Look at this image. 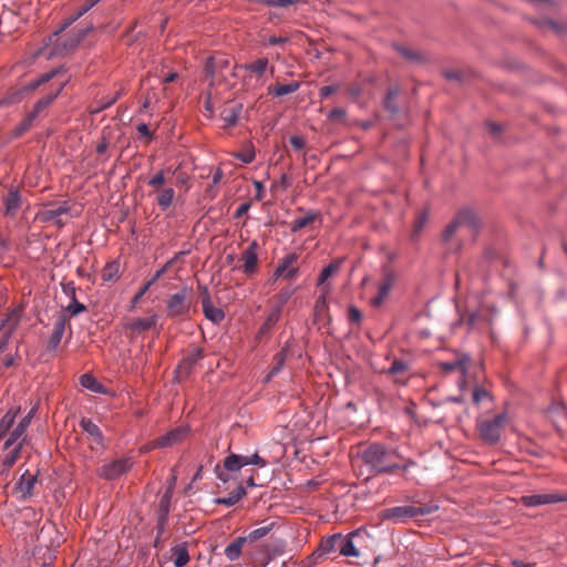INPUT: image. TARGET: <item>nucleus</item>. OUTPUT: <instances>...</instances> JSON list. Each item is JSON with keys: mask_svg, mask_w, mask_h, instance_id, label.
<instances>
[{"mask_svg": "<svg viewBox=\"0 0 567 567\" xmlns=\"http://www.w3.org/2000/svg\"><path fill=\"white\" fill-rule=\"evenodd\" d=\"M166 183V178L163 171L157 172L154 174L147 182L148 186H152L154 188H158L162 185Z\"/></svg>", "mask_w": 567, "mask_h": 567, "instance_id": "nucleus-52", "label": "nucleus"}, {"mask_svg": "<svg viewBox=\"0 0 567 567\" xmlns=\"http://www.w3.org/2000/svg\"><path fill=\"white\" fill-rule=\"evenodd\" d=\"M65 86V82L61 83L55 90L50 91L44 96L39 99L37 103L34 104L31 112L39 117L43 111H45L49 105L61 94L62 90Z\"/></svg>", "mask_w": 567, "mask_h": 567, "instance_id": "nucleus-19", "label": "nucleus"}, {"mask_svg": "<svg viewBox=\"0 0 567 567\" xmlns=\"http://www.w3.org/2000/svg\"><path fill=\"white\" fill-rule=\"evenodd\" d=\"M65 326V316H59L53 323V330L48 342V348L50 350H55L59 347L64 334Z\"/></svg>", "mask_w": 567, "mask_h": 567, "instance_id": "nucleus-22", "label": "nucleus"}, {"mask_svg": "<svg viewBox=\"0 0 567 567\" xmlns=\"http://www.w3.org/2000/svg\"><path fill=\"white\" fill-rule=\"evenodd\" d=\"M259 245L256 240H252L249 246L243 251L241 260L244 261L243 271L247 276H251L257 270L258 255L257 250Z\"/></svg>", "mask_w": 567, "mask_h": 567, "instance_id": "nucleus-15", "label": "nucleus"}, {"mask_svg": "<svg viewBox=\"0 0 567 567\" xmlns=\"http://www.w3.org/2000/svg\"><path fill=\"white\" fill-rule=\"evenodd\" d=\"M361 535L360 530H355L348 535L333 534L322 538L318 548L308 557L309 564L316 565L322 557L334 551H339L344 557H359L360 551L354 540Z\"/></svg>", "mask_w": 567, "mask_h": 567, "instance_id": "nucleus-1", "label": "nucleus"}, {"mask_svg": "<svg viewBox=\"0 0 567 567\" xmlns=\"http://www.w3.org/2000/svg\"><path fill=\"white\" fill-rule=\"evenodd\" d=\"M320 217V214L313 210H308L302 217L296 218L291 225L290 230L291 233H297L301 230L302 228L307 227L315 220H317Z\"/></svg>", "mask_w": 567, "mask_h": 567, "instance_id": "nucleus-28", "label": "nucleus"}, {"mask_svg": "<svg viewBox=\"0 0 567 567\" xmlns=\"http://www.w3.org/2000/svg\"><path fill=\"white\" fill-rule=\"evenodd\" d=\"M489 396V393L481 388V386H475L474 390H473V402L475 404H480L483 400L487 399Z\"/></svg>", "mask_w": 567, "mask_h": 567, "instance_id": "nucleus-54", "label": "nucleus"}, {"mask_svg": "<svg viewBox=\"0 0 567 567\" xmlns=\"http://www.w3.org/2000/svg\"><path fill=\"white\" fill-rule=\"evenodd\" d=\"M329 292V287L326 286L322 288V293L317 298L313 309V317L316 322H329L331 320L328 310V301L327 295Z\"/></svg>", "mask_w": 567, "mask_h": 567, "instance_id": "nucleus-17", "label": "nucleus"}, {"mask_svg": "<svg viewBox=\"0 0 567 567\" xmlns=\"http://www.w3.org/2000/svg\"><path fill=\"white\" fill-rule=\"evenodd\" d=\"M439 509L436 504L421 506L401 505L385 508L381 512V518L393 524H404L410 519L435 513Z\"/></svg>", "mask_w": 567, "mask_h": 567, "instance_id": "nucleus-2", "label": "nucleus"}, {"mask_svg": "<svg viewBox=\"0 0 567 567\" xmlns=\"http://www.w3.org/2000/svg\"><path fill=\"white\" fill-rule=\"evenodd\" d=\"M62 71H63V66L48 71V72L41 74L40 76H38L37 79L30 81L25 85V89L33 91V90L38 89L39 86H41L42 84H45L47 82L51 81L54 76L60 74Z\"/></svg>", "mask_w": 567, "mask_h": 567, "instance_id": "nucleus-33", "label": "nucleus"}, {"mask_svg": "<svg viewBox=\"0 0 567 567\" xmlns=\"http://www.w3.org/2000/svg\"><path fill=\"white\" fill-rule=\"evenodd\" d=\"M282 310L271 306L265 319L267 327H275L281 317Z\"/></svg>", "mask_w": 567, "mask_h": 567, "instance_id": "nucleus-49", "label": "nucleus"}, {"mask_svg": "<svg viewBox=\"0 0 567 567\" xmlns=\"http://www.w3.org/2000/svg\"><path fill=\"white\" fill-rule=\"evenodd\" d=\"M249 465H257L260 467L266 466L267 462L260 457L257 453L248 456Z\"/></svg>", "mask_w": 567, "mask_h": 567, "instance_id": "nucleus-60", "label": "nucleus"}, {"mask_svg": "<svg viewBox=\"0 0 567 567\" xmlns=\"http://www.w3.org/2000/svg\"><path fill=\"white\" fill-rule=\"evenodd\" d=\"M463 226L472 230L477 228V216L473 209L463 208L456 214L455 218L445 227L442 234L443 241H450L456 230Z\"/></svg>", "mask_w": 567, "mask_h": 567, "instance_id": "nucleus-7", "label": "nucleus"}, {"mask_svg": "<svg viewBox=\"0 0 567 567\" xmlns=\"http://www.w3.org/2000/svg\"><path fill=\"white\" fill-rule=\"evenodd\" d=\"M133 466V460L128 456L105 462L99 470V477L105 481H114L127 473Z\"/></svg>", "mask_w": 567, "mask_h": 567, "instance_id": "nucleus-8", "label": "nucleus"}, {"mask_svg": "<svg viewBox=\"0 0 567 567\" xmlns=\"http://www.w3.org/2000/svg\"><path fill=\"white\" fill-rule=\"evenodd\" d=\"M408 370V363L403 360H394L390 368L388 369V373L398 374Z\"/></svg>", "mask_w": 567, "mask_h": 567, "instance_id": "nucleus-53", "label": "nucleus"}, {"mask_svg": "<svg viewBox=\"0 0 567 567\" xmlns=\"http://www.w3.org/2000/svg\"><path fill=\"white\" fill-rule=\"evenodd\" d=\"M506 422V413H499L493 419L478 421L477 429L481 437L489 444H496L501 440L502 431Z\"/></svg>", "mask_w": 567, "mask_h": 567, "instance_id": "nucleus-6", "label": "nucleus"}, {"mask_svg": "<svg viewBox=\"0 0 567 567\" xmlns=\"http://www.w3.org/2000/svg\"><path fill=\"white\" fill-rule=\"evenodd\" d=\"M295 293V289L284 288L281 289L274 299V303L271 306L278 307V309L284 310L285 306L289 301V299Z\"/></svg>", "mask_w": 567, "mask_h": 567, "instance_id": "nucleus-40", "label": "nucleus"}, {"mask_svg": "<svg viewBox=\"0 0 567 567\" xmlns=\"http://www.w3.org/2000/svg\"><path fill=\"white\" fill-rule=\"evenodd\" d=\"M175 198V190L173 187L162 188L157 196L156 202L162 210H166L171 207Z\"/></svg>", "mask_w": 567, "mask_h": 567, "instance_id": "nucleus-36", "label": "nucleus"}, {"mask_svg": "<svg viewBox=\"0 0 567 567\" xmlns=\"http://www.w3.org/2000/svg\"><path fill=\"white\" fill-rule=\"evenodd\" d=\"M38 117L30 111L25 117L17 125L13 131L16 137L21 136L25 133L34 123Z\"/></svg>", "mask_w": 567, "mask_h": 567, "instance_id": "nucleus-42", "label": "nucleus"}, {"mask_svg": "<svg viewBox=\"0 0 567 567\" xmlns=\"http://www.w3.org/2000/svg\"><path fill=\"white\" fill-rule=\"evenodd\" d=\"M62 291L70 299H74L76 297L75 285L72 281L61 284Z\"/></svg>", "mask_w": 567, "mask_h": 567, "instance_id": "nucleus-56", "label": "nucleus"}, {"mask_svg": "<svg viewBox=\"0 0 567 567\" xmlns=\"http://www.w3.org/2000/svg\"><path fill=\"white\" fill-rule=\"evenodd\" d=\"M340 265H341V261L336 260V261L330 262L328 266H326L319 275L318 286H322L329 277H331L334 272H337L340 268Z\"/></svg>", "mask_w": 567, "mask_h": 567, "instance_id": "nucleus-43", "label": "nucleus"}, {"mask_svg": "<svg viewBox=\"0 0 567 567\" xmlns=\"http://www.w3.org/2000/svg\"><path fill=\"white\" fill-rule=\"evenodd\" d=\"M394 284V276L391 272H385L378 287L377 296L371 300L373 307H380L384 299L389 296Z\"/></svg>", "mask_w": 567, "mask_h": 567, "instance_id": "nucleus-18", "label": "nucleus"}, {"mask_svg": "<svg viewBox=\"0 0 567 567\" xmlns=\"http://www.w3.org/2000/svg\"><path fill=\"white\" fill-rule=\"evenodd\" d=\"M117 101V96H105L96 102V106L91 110L92 114H97L105 109H109Z\"/></svg>", "mask_w": 567, "mask_h": 567, "instance_id": "nucleus-48", "label": "nucleus"}, {"mask_svg": "<svg viewBox=\"0 0 567 567\" xmlns=\"http://www.w3.org/2000/svg\"><path fill=\"white\" fill-rule=\"evenodd\" d=\"M17 411L9 410L0 420V440L9 432L17 416Z\"/></svg>", "mask_w": 567, "mask_h": 567, "instance_id": "nucleus-41", "label": "nucleus"}, {"mask_svg": "<svg viewBox=\"0 0 567 567\" xmlns=\"http://www.w3.org/2000/svg\"><path fill=\"white\" fill-rule=\"evenodd\" d=\"M4 214L7 216H14L21 206V195L17 188H10L3 199Z\"/></svg>", "mask_w": 567, "mask_h": 567, "instance_id": "nucleus-25", "label": "nucleus"}, {"mask_svg": "<svg viewBox=\"0 0 567 567\" xmlns=\"http://www.w3.org/2000/svg\"><path fill=\"white\" fill-rule=\"evenodd\" d=\"M37 408H32L25 416H23L18 425L13 429V431L9 434V437L6 440L3 444V450H8L17 441L22 440L24 437V433L27 432L31 420L35 414Z\"/></svg>", "mask_w": 567, "mask_h": 567, "instance_id": "nucleus-12", "label": "nucleus"}, {"mask_svg": "<svg viewBox=\"0 0 567 567\" xmlns=\"http://www.w3.org/2000/svg\"><path fill=\"white\" fill-rule=\"evenodd\" d=\"M299 86H300L299 82H296V81H292V82L286 83V84H279L276 86H269L268 94L276 96V97L288 95V94L296 92L299 89Z\"/></svg>", "mask_w": 567, "mask_h": 567, "instance_id": "nucleus-35", "label": "nucleus"}, {"mask_svg": "<svg viewBox=\"0 0 567 567\" xmlns=\"http://www.w3.org/2000/svg\"><path fill=\"white\" fill-rule=\"evenodd\" d=\"M172 556L175 567H184L189 561V554L185 544L174 546Z\"/></svg>", "mask_w": 567, "mask_h": 567, "instance_id": "nucleus-34", "label": "nucleus"}, {"mask_svg": "<svg viewBox=\"0 0 567 567\" xmlns=\"http://www.w3.org/2000/svg\"><path fill=\"white\" fill-rule=\"evenodd\" d=\"M243 112L241 103H233L224 107L220 113V117L225 124V126L230 127L235 126L240 117Z\"/></svg>", "mask_w": 567, "mask_h": 567, "instance_id": "nucleus-23", "label": "nucleus"}, {"mask_svg": "<svg viewBox=\"0 0 567 567\" xmlns=\"http://www.w3.org/2000/svg\"><path fill=\"white\" fill-rule=\"evenodd\" d=\"M286 358H287V349L282 348L275 355V365L271 368L269 374L267 375V381H269L272 377H275L282 369Z\"/></svg>", "mask_w": 567, "mask_h": 567, "instance_id": "nucleus-44", "label": "nucleus"}, {"mask_svg": "<svg viewBox=\"0 0 567 567\" xmlns=\"http://www.w3.org/2000/svg\"><path fill=\"white\" fill-rule=\"evenodd\" d=\"M268 65H269L268 59L260 58L251 63L244 64L241 68L245 71L250 72V73L255 74L257 78L261 79L264 76V74L266 73V71L268 70Z\"/></svg>", "mask_w": 567, "mask_h": 567, "instance_id": "nucleus-32", "label": "nucleus"}, {"mask_svg": "<svg viewBox=\"0 0 567 567\" xmlns=\"http://www.w3.org/2000/svg\"><path fill=\"white\" fill-rule=\"evenodd\" d=\"M86 310V307L79 302L76 297L71 299L70 305L66 307V311L71 313V316H78Z\"/></svg>", "mask_w": 567, "mask_h": 567, "instance_id": "nucleus-51", "label": "nucleus"}, {"mask_svg": "<svg viewBox=\"0 0 567 567\" xmlns=\"http://www.w3.org/2000/svg\"><path fill=\"white\" fill-rule=\"evenodd\" d=\"M338 90V86L337 85H326V86H322L319 91V95L321 99H327L329 97L331 94L336 93Z\"/></svg>", "mask_w": 567, "mask_h": 567, "instance_id": "nucleus-59", "label": "nucleus"}, {"mask_svg": "<svg viewBox=\"0 0 567 567\" xmlns=\"http://www.w3.org/2000/svg\"><path fill=\"white\" fill-rule=\"evenodd\" d=\"M250 203L249 202H246V203H243L237 209L236 212L234 213V217L235 218H240L243 217L244 215H246L250 208Z\"/></svg>", "mask_w": 567, "mask_h": 567, "instance_id": "nucleus-62", "label": "nucleus"}, {"mask_svg": "<svg viewBox=\"0 0 567 567\" xmlns=\"http://www.w3.org/2000/svg\"><path fill=\"white\" fill-rule=\"evenodd\" d=\"M81 385L94 393H104V386L91 374H83L80 378Z\"/></svg>", "mask_w": 567, "mask_h": 567, "instance_id": "nucleus-38", "label": "nucleus"}, {"mask_svg": "<svg viewBox=\"0 0 567 567\" xmlns=\"http://www.w3.org/2000/svg\"><path fill=\"white\" fill-rule=\"evenodd\" d=\"M18 326V320L14 317H7L0 324V353L4 351L8 342Z\"/></svg>", "mask_w": 567, "mask_h": 567, "instance_id": "nucleus-20", "label": "nucleus"}, {"mask_svg": "<svg viewBox=\"0 0 567 567\" xmlns=\"http://www.w3.org/2000/svg\"><path fill=\"white\" fill-rule=\"evenodd\" d=\"M71 212L70 205L64 202L55 208L45 209L41 213V218L44 221H53L58 227H63L65 221L61 218L63 215H68Z\"/></svg>", "mask_w": 567, "mask_h": 567, "instance_id": "nucleus-16", "label": "nucleus"}, {"mask_svg": "<svg viewBox=\"0 0 567 567\" xmlns=\"http://www.w3.org/2000/svg\"><path fill=\"white\" fill-rule=\"evenodd\" d=\"M203 358V350L194 348L177 365L175 370V379L182 382L193 371L196 363Z\"/></svg>", "mask_w": 567, "mask_h": 567, "instance_id": "nucleus-11", "label": "nucleus"}, {"mask_svg": "<svg viewBox=\"0 0 567 567\" xmlns=\"http://www.w3.org/2000/svg\"><path fill=\"white\" fill-rule=\"evenodd\" d=\"M243 546L247 547V542L244 536L237 537L225 548V556L228 560L234 561L239 558L241 554ZM251 554V549L248 547L247 549Z\"/></svg>", "mask_w": 567, "mask_h": 567, "instance_id": "nucleus-26", "label": "nucleus"}, {"mask_svg": "<svg viewBox=\"0 0 567 567\" xmlns=\"http://www.w3.org/2000/svg\"><path fill=\"white\" fill-rule=\"evenodd\" d=\"M172 496H173V487L167 486V488L165 489L164 494L162 495V497L159 499V504H158V509H159L158 515L161 516L162 523L168 520Z\"/></svg>", "mask_w": 567, "mask_h": 567, "instance_id": "nucleus-31", "label": "nucleus"}, {"mask_svg": "<svg viewBox=\"0 0 567 567\" xmlns=\"http://www.w3.org/2000/svg\"><path fill=\"white\" fill-rule=\"evenodd\" d=\"M71 24V21L64 22L59 30L53 32L49 37V43L52 45V50L49 53V58L54 55L64 54L74 48L78 47V44L82 41V39L85 37V32H79L73 33L64 39H61L60 33L65 30Z\"/></svg>", "mask_w": 567, "mask_h": 567, "instance_id": "nucleus-4", "label": "nucleus"}, {"mask_svg": "<svg viewBox=\"0 0 567 567\" xmlns=\"http://www.w3.org/2000/svg\"><path fill=\"white\" fill-rule=\"evenodd\" d=\"M38 482V476L30 474L27 470L19 478L14 486V492L20 499L30 498L33 494V488Z\"/></svg>", "mask_w": 567, "mask_h": 567, "instance_id": "nucleus-14", "label": "nucleus"}, {"mask_svg": "<svg viewBox=\"0 0 567 567\" xmlns=\"http://www.w3.org/2000/svg\"><path fill=\"white\" fill-rule=\"evenodd\" d=\"M152 286L153 285L147 281L145 285H143V287H141L138 292L132 299V308H134L141 301L142 297L150 290Z\"/></svg>", "mask_w": 567, "mask_h": 567, "instance_id": "nucleus-57", "label": "nucleus"}, {"mask_svg": "<svg viewBox=\"0 0 567 567\" xmlns=\"http://www.w3.org/2000/svg\"><path fill=\"white\" fill-rule=\"evenodd\" d=\"M246 494H247L246 488L243 487L241 485H239L228 496L216 498L215 503L230 507V506L236 505L244 496H246Z\"/></svg>", "mask_w": 567, "mask_h": 567, "instance_id": "nucleus-29", "label": "nucleus"}, {"mask_svg": "<svg viewBox=\"0 0 567 567\" xmlns=\"http://www.w3.org/2000/svg\"><path fill=\"white\" fill-rule=\"evenodd\" d=\"M224 468L229 472H237L243 468L237 458V454H230L224 460Z\"/></svg>", "mask_w": 567, "mask_h": 567, "instance_id": "nucleus-50", "label": "nucleus"}, {"mask_svg": "<svg viewBox=\"0 0 567 567\" xmlns=\"http://www.w3.org/2000/svg\"><path fill=\"white\" fill-rule=\"evenodd\" d=\"M298 260V255L295 252L288 254L285 256L280 262L278 264L277 268L274 271V279L280 278L285 271L292 266Z\"/></svg>", "mask_w": 567, "mask_h": 567, "instance_id": "nucleus-37", "label": "nucleus"}, {"mask_svg": "<svg viewBox=\"0 0 567 567\" xmlns=\"http://www.w3.org/2000/svg\"><path fill=\"white\" fill-rule=\"evenodd\" d=\"M394 49L396 50V52L402 56L404 58L405 60H408L409 62H412V63H420L423 58L421 55L420 52L413 50V49H410V48H406L404 45H400V44H395L394 45Z\"/></svg>", "mask_w": 567, "mask_h": 567, "instance_id": "nucleus-39", "label": "nucleus"}, {"mask_svg": "<svg viewBox=\"0 0 567 567\" xmlns=\"http://www.w3.org/2000/svg\"><path fill=\"white\" fill-rule=\"evenodd\" d=\"M467 360H468V358L465 357L464 359H457V360H454V361L444 362V363H442V368L446 372H451V371H453L455 369H460L461 372L464 374L465 371H466L465 361H467Z\"/></svg>", "mask_w": 567, "mask_h": 567, "instance_id": "nucleus-47", "label": "nucleus"}, {"mask_svg": "<svg viewBox=\"0 0 567 567\" xmlns=\"http://www.w3.org/2000/svg\"><path fill=\"white\" fill-rule=\"evenodd\" d=\"M399 91L396 89H390L384 97L383 105L386 111L392 114L399 112V107L395 104V99L398 97Z\"/></svg>", "mask_w": 567, "mask_h": 567, "instance_id": "nucleus-45", "label": "nucleus"}, {"mask_svg": "<svg viewBox=\"0 0 567 567\" xmlns=\"http://www.w3.org/2000/svg\"><path fill=\"white\" fill-rule=\"evenodd\" d=\"M120 265L116 261L106 264L102 270V279L104 281H112L118 275Z\"/></svg>", "mask_w": 567, "mask_h": 567, "instance_id": "nucleus-46", "label": "nucleus"}, {"mask_svg": "<svg viewBox=\"0 0 567 567\" xmlns=\"http://www.w3.org/2000/svg\"><path fill=\"white\" fill-rule=\"evenodd\" d=\"M348 318L351 322L359 323L362 319L361 311L357 307L350 306L348 309Z\"/></svg>", "mask_w": 567, "mask_h": 567, "instance_id": "nucleus-58", "label": "nucleus"}, {"mask_svg": "<svg viewBox=\"0 0 567 567\" xmlns=\"http://www.w3.org/2000/svg\"><path fill=\"white\" fill-rule=\"evenodd\" d=\"M169 262L165 264L162 268H159L153 277L148 280L150 284L154 285L168 269Z\"/></svg>", "mask_w": 567, "mask_h": 567, "instance_id": "nucleus-63", "label": "nucleus"}, {"mask_svg": "<svg viewBox=\"0 0 567 567\" xmlns=\"http://www.w3.org/2000/svg\"><path fill=\"white\" fill-rule=\"evenodd\" d=\"M202 306L206 319L216 324L220 323L225 318L224 311L220 308L213 306L207 287L204 286L202 288Z\"/></svg>", "mask_w": 567, "mask_h": 567, "instance_id": "nucleus-13", "label": "nucleus"}, {"mask_svg": "<svg viewBox=\"0 0 567 567\" xmlns=\"http://www.w3.org/2000/svg\"><path fill=\"white\" fill-rule=\"evenodd\" d=\"M391 454L386 446L381 443H373L365 447L361 457L363 463L370 467L372 475L383 474L385 462L390 458Z\"/></svg>", "mask_w": 567, "mask_h": 567, "instance_id": "nucleus-3", "label": "nucleus"}, {"mask_svg": "<svg viewBox=\"0 0 567 567\" xmlns=\"http://www.w3.org/2000/svg\"><path fill=\"white\" fill-rule=\"evenodd\" d=\"M189 431L188 425H179L155 439L152 444L154 447H172L185 441Z\"/></svg>", "mask_w": 567, "mask_h": 567, "instance_id": "nucleus-10", "label": "nucleus"}, {"mask_svg": "<svg viewBox=\"0 0 567 567\" xmlns=\"http://www.w3.org/2000/svg\"><path fill=\"white\" fill-rule=\"evenodd\" d=\"M24 441H25V437L17 441L13 445H11L10 449L7 450L8 452L4 454V456L1 461L2 471L10 470L16 464V462L20 458Z\"/></svg>", "mask_w": 567, "mask_h": 567, "instance_id": "nucleus-21", "label": "nucleus"}, {"mask_svg": "<svg viewBox=\"0 0 567 567\" xmlns=\"http://www.w3.org/2000/svg\"><path fill=\"white\" fill-rule=\"evenodd\" d=\"M81 429L89 434L96 444H102L103 434L100 427L90 419H82L80 421Z\"/></svg>", "mask_w": 567, "mask_h": 567, "instance_id": "nucleus-30", "label": "nucleus"}, {"mask_svg": "<svg viewBox=\"0 0 567 567\" xmlns=\"http://www.w3.org/2000/svg\"><path fill=\"white\" fill-rule=\"evenodd\" d=\"M156 322H157V316L154 315L148 318H137V319L127 321L124 324V328L132 332L140 333L143 331L151 330L152 328H154L156 326Z\"/></svg>", "mask_w": 567, "mask_h": 567, "instance_id": "nucleus-24", "label": "nucleus"}, {"mask_svg": "<svg viewBox=\"0 0 567 567\" xmlns=\"http://www.w3.org/2000/svg\"><path fill=\"white\" fill-rule=\"evenodd\" d=\"M274 527V522H262V525L260 527L249 532L246 536H244V538L247 542V547L257 542L258 539H261L265 536H267Z\"/></svg>", "mask_w": 567, "mask_h": 567, "instance_id": "nucleus-27", "label": "nucleus"}, {"mask_svg": "<svg viewBox=\"0 0 567 567\" xmlns=\"http://www.w3.org/2000/svg\"><path fill=\"white\" fill-rule=\"evenodd\" d=\"M235 157L245 164H250L255 159V152L252 150H247L245 152L235 154Z\"/></svg>", "mask_w": 567, "mask_h": 567, "instance_id": "nucleus-55", "label": "nucleus"}, {"mask_svg": "<svg viewBox=\"0 0 567 567\" xmlns=\"http://www.w3.org/2000/svg\"><path fill=\"white\" fill-rule=\"evenodd\" d=\"M560 502H567V493H539L520 497V503L526 507H537Z\"/></svg>", "mask_w": 567, "mask_h": 567, "instance_id": "nucleus-9", "label": "nucleus"}, {"mask_svg": "<svg viewBox=\"0 0 567 567\" xmlns=\"http://www.w3.org/2000/svg\"><path fill=\"white\" fill-rule=\"evenodd\" d=\"M328 117L330 120L341 121L346 117V111L343 109H333L330 111Z\"/></svg>", "mask_w": 567, "mask_h": 567, "instance_id": "nucleus-61", "label": "nucleus"}, {"mask_svg": "<svg viewBox=\"0 0 567 567\" xmlns=\"http://www.w3.org/2000/svg\"><path fill=\"white\" fill-rule=\"evenodd\" d=\"M290 144L295 150L299 151L303 148L305 140L301 136L295 135L290 137Z\"/></svg>", "mask_w": 567, "mask_h": 567, "instance_id": "nucleus-64", "label": "nucleus"}, {"mask_svg": "<svg viewBox=\"0 0 567 567\" xmlns=\"http://www.w3.org/2000/svg\"><path fill=\"white\" fill-rule=\"evenodd\" d=\"M192 289L183 287L166 300V313L169 318H183L188 315L192 306Z\"/></svg>", "mask_w": 567, "mask_h": 567, "instance_id": "nucleus-5", "label": "nucleus"}]
</instances>
